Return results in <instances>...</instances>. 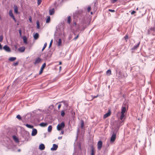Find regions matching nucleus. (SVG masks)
<instances>
[{"label": "nucleus", "instance_id": "obj_51", "mask_svg": "<svg viewBox=\"0 0 155 155\" xmlns=\"http://www.w3.org/2000/svg\"><path fill=\"white\" fill-rule=\"evenodd\" d=\"M16 117L19 120H21V116L19 115H17L16 116Z\"/></svg>", "mask_w": 155, "mask_h": 155}, {"label": "nucleus", "instance_id": "obj_36", "mask_svg": "<svg viewBox=\"0 0 155 155\" xmlns=\"http://www.w3.org/2000/svg\"><path fill=\"white\" fill-rule=\"evenodd\" d=\"M23 41L24 43H27V39L26 37L25 36H23Z\"/></svg>", "mask_w": 155, "mask_h": 155}, {"label": "nucleus", "instance_id": "obj_62", "mask_svg": "<svg viewBox=\"0 0 155 155\" xmlns=\"http://www.w3.org/2000/svg\"><path fill=\"white\" fill-rule=\"evenodd\" d=\"M62 64V62L61 61H60L59 62V65H61Z\"/></svg>", "mask_w": 155, "mask_h": 155}, {"label": "nucleus", "instance_id": "obj_39", "mask_svg": "<svg viewBox=\"0 0 155 155\" xmlns=\"http://www.w3.org/2000/svg\"><path fill=\"white\" fill-rule=\"evenodd\" d=\"M9 14L10 16H11V17H13V16H14L12 13V10H10L9 11Z\"/></svg>", "mask_w": 155, "mask_h": 155}, {"label": "nucleus", "instance_id": "obj_22", "mask_svg": "<svg viewBox=\"0 0 155 155\" xmlns=\"http://www.w3.org/2000/svg\"><path fill=\"white\" fill-rule=\"evenodd\" d=\"M37 133V130L35 129H33L32 132L31 133V135L32 136H34Z\"/></svg>", "mask_w": 155, "mask_h": 155}, {"label": "nucleus", "instance_id": "obj_33", "mask_svg": "<svg viewBox=\"0 0 155 155\" xmlns=\"http://www.w3.org/2000/svg\"><path fill=\"white\" fill-rule=\"evenodd\" d=\"M52 127L51 125L48 126V132H50L52 130Z\"/></svg>", "mask_w": 155, "mask_h": 155}, {"label": "nucleus", "instance_id": "obj_61", "mask_svg": "<svg viewBox=\"0 0 155 155\" xmlns=\"http://www.w3.org/2000/svg\"><path fill=\"white\" fill-rule=\"evenodd\" d=\"M12 18H13V19L14 20V21H15V22H16V20L14 16H13V17H12Z\"/></svg>", "mask_w": 155, "mask_h": 155}, {"label": "nucleus", "instance_id": "obj_46", "mask_svg": "<svg viewBox=\"0 0 155 155\" xmlns=\"http://www.w3.org/2000/svg\"><path fill=\"white\" fill-rule=\"evenodd\" d=\"M42 15H41L40 13H39V21H40V20L41 19V18H42ZM39 31H40V30L41 29V27H40V24H39Z\"/></svg>", "mask_w": 155, "mask_h": 155}, {"label": "nucleus", "instance_id": "obj_44", "mask_svg": "<svg viewBox=\"0 0 155 155\" xmlns=\"http://www.w3.org/2000/svg\"><path fill=\"white\" fill-rule=\"evenodd\" d=\"M73 37V35L71 34H70L68 36V39L69 40H71L72 38Z\"/></svg>", "mask_w": 155, "mask_h": 155}, {"label": "nucleus", "instance_id": "obj_20", "mask_svg": "<svg viewBox=\"0 0 155 155\" xmlns=\"http://www.w3.org/2000/svg\"><path fill=\"white\" fill-rule=\"evenodd\" d=\"M48 125V123L47 122H41L39 124V126L42 127H46Z\"/></svg>", "mask_w": 155, "mask_h": 155}, {"label": "nucleus", "instance_id": "obj_3", "mask_svg": "<svg viewBox=\"0 0 155 155\" xmlns=\"http://www.w3.org/2000/svg\"><path fill=\"white\" fill-rule=\"evenodd\" d=\"M119 128L120 126H117L112 130L111 133H112V134L110 137V143H113L115 140L116 138L117 133L118 132Z\"/></svg>", "mask_w": 155, "mask_h": 155}, {"label": "nucleus", "instance_id": "obj_57", "mask_svg": "<svg viewBox=\"0 0 155 155\" xmlns=\"http://www.w3.org/2000/svg\"><path fill=\"white\" fill-rule=\"evenodd\" d=\"M61 130V134H63L64 133V131L63 129Z\"/></svg>", "mask_w": 155, "mask_h": 155}, {"label": "nucleus", "instance_id": "obj_48", "mask_svg": "<svg viewBox=\"0 0 155 155\" xmlns=\"http://www.w3.org/2000/svg\"><path fill=\"white\" fill-rule=\"evenodd\" d=\"M136 13V11L135 10L131 11V15H133Z\"/></svg>", "mask_w": 155, "mask_h": 155}, {"label": "nucleus", "instance_id": "obj_40", "mask_svg": "<svg viewBox=\"0 0 155 155\" xmlns=\"http://www.w3.org/2000/svg\"><path fill=\"white\" fill-rule=\"evenodd\" d=\"M25 126L28 128H33V126L32 125H29V124H25Z\"/></svg>", "mask_w": 155, "mask_h": 155}, {"label": "nucleus", "instance_id": "obj_11", "mask_svg": "<svg viewBox=\"0 0 155 155\" xmlns=\"http://www.w3.org/2000/svg\"><path fill=\"white\" fill-rule=\"evenodd\" d=\"M90 147L91 149L90 155H95V151L94 146L93 145H91Z\"/></svg>", "mask_w": 155, "mask_h": 155}, {"label": "nucleus", "instance_id": "obj_7", "mask_svg": "<svg viewBox=\"0 0 155 155\" xmlns=\"http://www.w3.org/2000/svg\"><path fill=\"white\" fill-rule=\"evenodd\" d=\"M65 126L64 122L63 121L58 124L57 126V129L58 131H60Z\"/></svg>", "mask_w": 155, "mask_h": 155}, {"label": "nucleus", "instance_id": "obj_2", "mask_svg": "<svg viewBox=\"0 0 155 155\" xmlns=\"http://www.w3.org/2000/svg\"><path fill=\"white\" fill-rule=\"evenodd\" d=\"M64 0H57L49 8V13L50 15H52L55 13L54 10H57L58 7L62 6Z\"/></svg>", "mask_w": 155, "mask_h": 155}, {"label": "nucleus", "instance_id": "obj_13", "mask_svg": "<svg viewBox=\"0 0 155 155\" xmlns=\"http://www.w3.org/2000/svg\"><path fill=\"white\" fill-rule=\"evenodd\" d=\"M94 12H96L98 8V2L97 0H94Z\"/></svg>", "mask_w": 155, "mask_h": 155}, {"label": "nucleus", "instance_id": "obj_47", "mask_svg": "<svg viewBox=\"0 0 155 155\" xmlns=\"http://www.w3.org/2000/svg\"><path fill=\"white\" fill-rule=\"evenodd\" d=\"M108 11L112 13H114L115 12V11L114 9H109L108 10Z\"/></svg>", "mask_w": 155, "mask_h": 155}, {"label": "nucleus", "instance_id": "obj_29", "mask_svg": "<svg viewBox=\"0 0 155 155\" xmlns=\"http://www.w3.org/2000/svg\"><path fill=\"white\" fill-rule=\"evenodd\" d=\"M53 107L54 105L53 104L50 105L48 107V108L47 109L48 110V111H50L53 109Z\"/></svg>", "mask_w": 155, "mask_h": 155}, {"label": "nucleus", "instance_id": "obj_5", "mask_svg": "<svg viewBox=\"0 0 155 155\" xmlns=\"http://www.w3.org/2000/svg\"><path fill=\"white\" fill-rule=\"evenodd\" d=\"M64 24L63 23L60 22L58 25L56 27V30L54 31V37L55 38L56 36V34L57 33V31L59 30V31H61L62 29L64 28Z\"/></svg>", "mask_w": 155, "mask_h": 155}, {"label": "nucleus", "instance_id": "obj_10", "mask_svg": "<svg viewBox=\"0 0 155 155\" xmlns=\"http://www.w3.org/2000/svg\"><path fill=\"white\" fill-rule=\"evenodd\" d=\"M46 62H44L42 64L39 70V75L41 74L42 73V72L43 71L44 69L46 67Z\"/></svg>", "mask_w": 155, "mask_h": 155}, {"label": "nucleus", "instance_id": "obj_30", "mask_svg": "<svg viewBox=\"0 0 155 155\" xmlns=\"http://www.w3.org/2000/svg\"><path fill=\"white\" fill-rule=\"evenodd\" d=\"M12 138L16 142H18L19 140L18 138H17L15 136H12Z\"/></svg>", "mask_w": 155, "mask_h": 155}, {"label": "nucleus", "instance_id": "obj_21", "mask_svg": "<svg viewBox=\"0 0 155 155\" xmlns=\"http://www.w3.org/2000/svg\"><path fill=\"white\" fill-rule=\"evenodd\" d=\"M51 21V18L50 16H47L46 18V23H49Z\"/></svg>", "mask_w": 155, "mask_h": 155}, {"label": "nucleus", "instance_id": "obj_41", "mask_svg": "<svg viewBox=\"0 0 155 155\" xmlns=\"http://www.w3.org/2000/svg\"><path fill=\"white\" fill-rule=\"evenodd\" d=\"M95 97H86V99L87 101H89L92 100L94 98H95Z\"/></svg>", "mask_w": 155, "mask_h": 155}, {"label": "nucleus", "instance_id": "obj_26", "mask_svg": "<svg viewBox=\"0 0 155 155\" xmlns=\"http://www.w3.org/2000/svg\"><path fill=\"white\" fill-rule=\"evenodd\" d=\"M63 35L64 37V38L63 39V41H64V43L65 42L66 43H69L71 41V40H68H68L65 41V33H63Z\"/></svg>", "mask_w": 155, "mask_h": 155}, {"label": "nucleus", "instance_id": "obj_28", "mask_svg": "<svg viewBox=\"0 0 155 155\" xmlns=\"http://www.w3.org/2000/svg\"><path fill=\"white\" fill-rule=\"evenodd\" d=\"M16 59V58L15 57H11L8 59V60L11 61H15Z\"/></svg>", "mask_w": 155, "mask_h": 155}, {"label": "nucleus", "instance_id": "obj_6", "mask_svg": "<svg viewBox=\"0 0 155 155\" xmlns=\"http://www.w3.org/2000/svg\"><path fill=\"white\" fill-rule=\"evenodd\" d=\"M54 50H53V51H51V50L50 49L49 50L47 53L44 54V58L45 59H47L51 57L52 54H53V51Z\"/></svg>", "mask_w": 155, "mask_h": 155}, {"label": "nucleus", "instance_id": "obj_35", "mask_svg": "<svg viewBox=\"0 0 155 155\" xmlns=\"http://www.w3.org/2000/svg\"><path fill=\"white\" fill-rule=\"evenodd\" d=\"M47 42H45L44 44V45L42 48L41 49V52H43V51L44 50V49H45V48L46 47V46H47Z\"/></svg>", "mask_w": 155, "mask_h": 155}, {"label": "nucleus", "instance_id": "obj_43", "mask_svg": "<svg viewBox=\"0 0 155 155\" xmlns=\"http://www.w3.org/2000/svg\"><path fill=\"white\" fill-rule=\"evenodd\" d=\"M53 42V39H52L51 40V41H50V44H49V47H48V49H49L50 48H51V45H52Z\"/></svg>", "mask_w": 155, "mask_h": 155}, {"label": "nucleus", "instance_id": "obj_54", "mask_svg": "<svg viewBox=\"0 0 155 155\" xmlns=\"http://www.w3.org/2000/svg\"><path fill=\"white\" fill-rule=\"evenodd\" d=\"M37 26L38 28H39V21L38 20L37 21Z\"/></svg>", "mask_w": 155, "mask_h": 155}, {"label": "nucleus", "instance_id": "obj_50", "mask_svg": "<svg viewBox=\"0 0 155 155\" xmlns=\"http://www.w3.org/2000/svg\"><path fill=\"white\" fill-rule=\"evenodd\" d=\"M18 61H16V62H15V63H14L13 64V65L14 66H16L18 64Z\"/></svg>", "mask_w": 155, "mask_h": 155}, {"label": "nucleus", "instance_id": "obj_9", "mask_svg": "<svg viewBox=\"0 0 155 155\" xmlns=\"http://www.w3.org/2000/svg\"><path fill=\"white\" fill-rule=\"evenodd\" d=\"M155 32V22L154 24V26L153 27L150 28L149 29L147 30V34H150L152 32Z\"/></svg>", "mask_w": 155, "mask_h": 155}, {"label": "nucleus", "instance_id": "obj_59", "mask_svg": "<svg viewBox=\"0 0 155 155\" xmlns=\"http://www.w3.org/2000/svg\"><path fill=\"white\" fill-rule=\"evenodd\" d=\"M61 107V104H59L58 105V109H59Z\"/></svg>", "mask_w": 155, "mask_h": 155}, {"label": "nucleus", "instance_id": "obj_37", "mask_svg": "<svg viewBox=\"0 0 155 155\" xmlns=\"http://www.w3.org/2000/svg\"><path fill=\"white\" fill-rule=\"evenodd\" d=\"M84 121L83 120H81V127L82 129H83L84 128Z\"/></svg>", "mask_w": 155, "mask_h": 155}, {"label": "nucleus", "instance_id": "obj_24", "mask_svg": "<svg viewBox=\"0 0 155 155\" xmlns=\"http://www.w3.org/2000/svg\"><path fill=\"white\" fill-rule=\"evenodd\" d=\"M111 74V71L110 69H108L106 72V75L107 76H109Z\"/></svg>", "mask_w": 155, "mask_h": 155}, {"label": "nucleus", "instance_id": "obj_45", "mask_svg": "<svg viewBox=\"0 0 155 155\" xmlns=\"http://www.w3.org/2000/svg\"><path fill=\"white\" fill-rule=\"evenodd\" d=\"M79 36V34H78L74 38H73V40L74 41L76 40L78 38Z\"/></svg>", "mask_w": 155, "mask_h": 155}, {"label": "nucleus", "instance_id": "obj_27", "mask_svg": "<svg viewBox=\"0 0 155 155\" xmlns=\"http://www.w3.org/2000/svg\"><path fill=\"white\" fill-rule=\"evenodd\" d=\"M14 10L15 12L17 14H18V8L17 6L16 5H14Z\"/></svg>", "mask_w": 155, "mask_h": 155}, {"label": "nucleus", "instance_id": "obj_49", "mask_svg": "<svg viewBox=\"0 0 155 155\" xmlns=\"http://www.w3.org/2000/svg\"><path fill=\"white\" fill-rule=\"evenodd\" d=\"M38 62H39V58H37L36 59V60L35 61V62L34 64H35L36 63H37Z\"/></svg>", "mask_w": 155, "mask_h": 155}, {"label": "nucleus", "instance_id": "obj_8", "mask_svg": "<svg viewBox=\"0 0 155 155\" xmlns=\"http://www.w3.org/2000/svg\"><path fill=\"white\" fill-rule=\"evenodd\" d=\"M140 44V42H139L137 44H136L134 45L131 48V53H133L134 52V51L137 50L139 47Z\"/></svg>", "mask_w": 155, "mask_h": 155}, {"label": "nucleus", "instance_id": "obj_1", "mask_svg": "<svg viewBox=\"0 0 155 155\" xmlns=\"http://www.w3.org/2000/svg\"><path fill=\"white\" fill-rule=\"evenodd\" d=\"M91 7L88 5L83 10L76 11L73 14L74 19H79L81 23V31H84L89 25L91 20V16L88 14L90 12Z\"/></svg>", "mask_w": 155, "mask_h": 155}, {"label": "nucleus", "instance_id": "obj_4", "mask_svg": "<svg viewBox=\"0 0 155 155\" xmlns=\"http://www.w3.org/2000/svg\"><path fill=\"white\" fill-rule=\"evenodd\" d=\"M128 101H126L123 104L121 109V113H125L127 111L128 109Z\"/></svg>", "mask_w": 155, "mask_h": 155}, {"label": "nucleus", "instance_id": "obj_31", "mask_svg": "<svg viewBox=\"0 0 155 155\" xmlns=\"http://www.w3.org/2000/svg\"><path fill=\"white\" fill-rule=\"evenodd\" d=\"M125 113H121V114L120 116V119L121 120H122L125 117Z\"/></svg>", "mask_w": 155, "mask_h": 155}, {"label": "nucleus", "instance_id": "obj_25", "mask_svg": "<svg viewBox=\"0 0 155 155\" xmlns=\"http://www.w3.org/2000/svg\"><path fill=\"white\" fill-rule=\"evenodd\" d=\"M57 45L58 47L62 45V44H61V38L58 39V41L57 42Z\"/></svg>", "mask_w": 155, "mask_h": 155}, {"label": "nucleus", "instance_id": "obj_18", "mask_svg": "<svg viewBox=\"0 0 155 155\" xmlns=\"http://www.w3.org/2000/svg\"><path fill=\"white\" fill-rule=\"evenodd\" d=\"M3 48L5 51L7 52H10L11 51V49L7 45H5Z\"/></svg>", "mask_w": 155, "mask_h": 155}, {"label": "nucleus", "instance_id": "obj_42", "mask_svg": "<svg viewBox=\"0 0 155 155\" xmlns=\"http://www.w3.org/2000/svg\"><path fill=\"white\" fill-rule=\"evenodd\" d=\"M65 114V111L64 110H62L61 111V116L62 117H63L64 116Z\"/></svg>", "mask_w": 155, "mask_h": 155}, {"label": "nucleus", "instance_id": "obj_23", "mask_svg": "<svg viewBox=\"0 0 155 155\" xmlns=\"http://www.w3.org/2000/svg\"><path fill=\"white\" fill-rule=\"evenodd\" d=\"M25 48L24 46L21 47L18 49V50L21 52H24L25 50Z\"/></svg>", "mask_w": 155, "mask_h": 155}, {"label": "nucleus", "instance_id": "obj_56", "mask_svg": "<svg viewBox=\"0 0 155 155\" xmlns=\"http://www.w3.org/2000/svg\"><path fill=\"white\" fill-rule=\"evenodd\" d=\"M29 20L30 22H32V18H31V17H30L29 18Z\"/></svg>", "mask_w": 155, "mask_h": 155}, {"label": "nucleus", "instance_id": "obj_38", "mask_svg": "<svg viewBox=\"0 0 155 155\" xmlns=\"http://www.w3.org/2000/svg\"><path fill=\"white\" fill-rule=\"evenodd\" d=\"M124 38L126 41H127V39H128V35L127 34H126L124 37Z\"/></svg>", "mask_w": 155, "mask_h": 155}, {"label": "nucleus", "instance_id": "obj_34", "mask_svg": "<svg viewBox=\"0 0 155 155\" xmlns=\"http://www.w3.org/2000/svg\"><path fill=\"white\" fill-rule=\"evenodd\" d=\"M34 39L35 40L37 39L38 37V33H36L34 35Z\"/></svg>", "mask_w": 155, "mask_h": 155}, {"label": "nucleus", "instance_id": "obj_55", "mask_svg": "<svg viewBox=\"0 0 155 155\" xmlns=\"http://www.w3.org/2000/svg\"><path fill=\"white\" fill-rule=\"evenodd\" d=\"M117 0H110L112 3H114L115 2H116Z\"/></svg>", "mask_w": 155, "mask_h": 155}, {"label": "nucleus", "instance_id": "obj_64", "mask_svg": "<svg viewBox=\"0 0 155 155\" xmlns=\"http://www.w3.org/2000/svg\"><path fill=\"white\" fill-rule=\"evenodd\" d=\"M62 138V137H59L58 138V139H59V140H60Z\"/></svg>", "mask_w": 155, "mask_h": 155}, {"label": "nucleus", "instance_id": "obj_15", "mask_svg": "<svg viewBox=\"0 0 155 155\" xmlns=\"http://www.w3.org/2000/svg\"><path fill=\"white\" fill-rule=\"evenodd\" d=\"M111 113V110H109L103 116L104 118L105 119L108 117L110 115Z\"/></svg>", "mask_w": 155, "mask_h": 155}, {"label": "nucleus", "instance_id": "obj_17", "mask_svg": "<svg viewBox=\"0 0 155 155\" xmlns=\"http://www.w3.org/2000/svg\"><path fill=\"white\" fill-rule=\"evenodd\" d=\"M58 147V145L57 144H53L52 147L51 148V150L52 151H55L57 150Z\"/></svg>", "mask_w": 155, "mask_h": 155}, {"label": "nucleus", "instance_id": "obj_19", "mask_svg": "<svg viewBox=\"0 0 155 155\" xmlns=\"http://www.w3.org/2000/svg\"><path fill=\"white\" fill-rule=\"evenodd\" d=\"M45 148V145L42 143H41L39 144V150H44Z\"/></svg>", "mask_w": 155, "mask_h": 155}, {"label": "nucleus", "instance_id": "obj_53", "mask_svg": "<svg viewBox=\"0 0 155 155\" xmlns=\"http://www.w3.org/2000/svg\"><path fill=\"white\" fill-rule=\"evenodd\" d=\"M19 32L20 34V36H21V34H22V32H21V29H19Z\"/></svg>", "mask_w": 155, "mask_h": 155}, {"label": "nucleus", "instance_id": "obj_52", "mask_svg": "<svg viewBox=\"0 0 155 155\" xmlns=\"http://www.w3.org/2000/svg\"><path fill=\"white\" fill-rule=\"evenodd\" d=\"M3 39V36L2 35L0 36V42L2 41Z\"/></svg>", "mask_w": 155, "mask_h": 155}, {"label": "nucleus", "instance_id": "obj_12", "mask_svg": "<svg viewBox=\"0 0 155 155\" xmlns=\"http://www.w3.org/2000/svg\"><path fill=\"white\" fill-rule=\"evenodd\" d=\"M103 142L102 141L100 140L98 141L97 143V149L99 150H100L102 147Z\"/></svg>", "mask_w": 155, "mask_h": 155}, {"label": "nucleus", "instance_id": "obj_16", "mask_svg": "<svg viewBox=\"0 0 155 155\" xmlns=\"http://www.w3.org/2000/svg\"><path fill=\"white\" fill-rule=\"evenodd\" d=\"M115 72L117 75L119 76L121 75V71L118 68H115Z\"/></svg>", "mask_w": 155, "mask_h": 155}, {"label": "nucleus", "instance_id": "obj_63", "mask_svg": "<svg viewBox=\"0 0 155 155\" xmlns=\"http://www.w3.org/2000/svg\"><path fill=\"white\" fill-rule=\"evenodd\" d=\"M61 69H62V67L61 66H60L59 67V71L60 72L61 70Z\"/></svg>", "mask_w": 155, "mask_h": 155}, {"label": "nucleus", "instance_id": "obj_14", "mask_svg": "<svg viewBox=\"0 0 155 155\" xmlns=\"http://www.w3.org/2000/svg\"><path fill=\"white\" fill-rule=\"evenodd\" d=\"M121 75L119 76H118V77L119 78H125L127 77V73H122L121 72Z\"/></svg>", "mask_w": 155, "mask_h": 155}, {"label": "nucleus", "instance_id": "obj_60", "mask_svg": "<svg viewBox=\"0 0 155 155\" xmlns=\"http://www.w3.org/2000/svg\"><path fill=\"white\" fill-rule=\"evenodd\" d=\"M12 18H13V19L14 20V21H15V22H16V20L14 16H13V17H12Z\"/></svg>", "mask_w": 155, "mask_h": 155}, {"label": "nucleus", "instance_id": "obj_58", "mask_svg": "<svg viewBox=\"0 0 155 155\" xmlns=\"http://www.w3.org/2000/svg\"><path fill=\"white\" fill-rule=\"evenodd\" d=\"M91 97H98V95H97L93 96V95H91Z\"/></svg>", "mask_w": 155, "mask_h": 155}, {"label": "nucleus", "instance_id": "obj_32", "mask_svg": "<svg viewBox=\"0 0 155 155\" xmlns=\"http://www.w3.org/2000/svg\"><path fill=\"white\" fill-rule=\"evenodd\" d=\"M67 23H68V24L69 25H70V21H71L70 16H68L67 17Z\"/></svg>", "mask_w": 155, "mask_h": 155}]
</instances>
